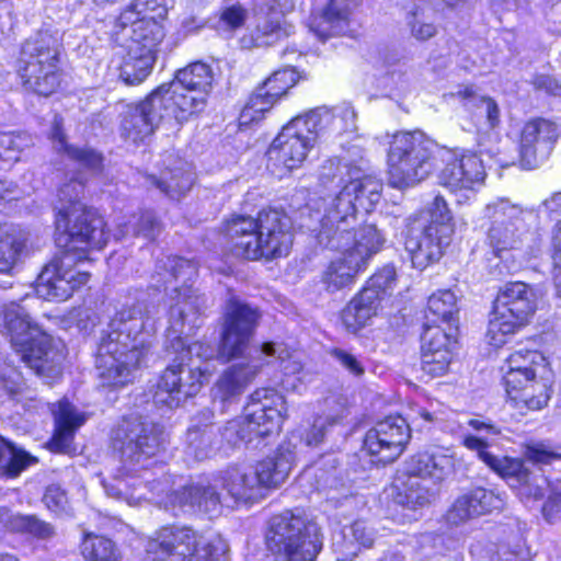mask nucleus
I'll return each instance as SVG.
<instances>
[{
  "label": "nucleus",
  "mask_w": 561,
  "mask_h": 561,
  "mask_svg": "<svg viewBox=\"0 0 561 561\" xmlns=\"http://www.w3.org/2000/svg\"><path fill=\"white\" fill-rule=\"evenodd\" d=\"M136 290L111 320L101 337L96 368L103 385L123 387L131 381L152 345L154 317L159 311L157 289Z\"/></svg>",
  "instance_id": "f257e3e1"
},
{
  "label": "nucleus",
  "mask_w": 561,
  "mask_h": 561,
  "mask_svg": "<svg viewBox=\"0 0 561 561\" xmlns=\"http://www.w3.org/2000/svg\"><path fill=\"white\" fill-rule=\"evenodd\" d=\"M224 233L232 254L251 261L286 256L293 245V221L278 208L262 209L256 218L233 215Z\"/></svg>",
  "instance_id": "f03ea898"
},
{
  "label": "nucleus",
  "mask_w": 561,
  "mask_h": 561,
  "mask_svg": "<svg viewBox=\"0 0 561 561\" xmlns=\"http://www.w3.org/2000/svg\"><path fill=\"white\" fill-rule=\"evenodd\" d=\"M316 238L320 245L341 251L342 255L330 262L321 276L329 293L343 290L354 284L356 276L366 268L368 261L382 247L385 238L373 224L357 230H342L320 221Z\"/></svg>",
  "instance_id": "7ed1b4c3"
},
{
  "label": "nucleus",
  "mask_w": 561,
  "mask_h": 561,
  "mask_svg": "<svg viewBox=\"0 0 561 561\" xmlns=\"http://www.w3.org/2000/svg\"><path fill=\"white\" fill-rule=\"evenodd\" d=\"M83 181V178L72 179L58 191L56 242L73 261L84 259L88 250L102 249L110 238L103 218L80 199Z\"/></svg>",
  "instance_id": "20e7f679"
},
{
  "label": "nucleus",
  "mask_w": 561,
  "mask_h": 561,
  "mask_svg": "<svg viewBox=\"0 0 561 561\" xmlns=\"http://www.w3.org/2000/svg\"><path fill=\"white\" fill-rule=\"evenodd\" d=\"M0 330L37 376L47 381L60 376L62 350L31 320L22 306L14 301L0 304Z\"/></svg>",
  "instance_id": "39448f33"
},
{
  "label": "nucleus",
  "mask_w": 561,
  "mask_h": 561,
  "mask_svg": "<svg viewBox=\"0 0 561 561\" xmlns=\"http://www.w3.org/2000/svg\"><path fill=\"white\" fill-rule=\"evenodd\" d=\"M220 486L236 501L245 503L263 499L267 491L255 467L232 468L226 472L222 482L199 481L172 492L168 504L183 513L203 512L214 516L221 510Z\"/></svg>",
  "instance_id": "423d86ee"
},
{
  "label": "nucleus",
  "mask_w": 561,
  "mask_h": 561,
  "mask_svg": "<svg viewBox=\"0 0 561 561\" xmlns=\"http://www.w3.org/2000/svg\"><path fill=\"white\" fill-rule=\"evenodd\" d=\"M483 217L488 220L485 242L494 255L519 251L524 256L536 257L541 252L540 233L527 224L535 217L531 209L499 197L484 206Z\"/></svg>",
  "instance_id": "0eeeda50"
},
{
  "label": "nucleus",
  "mask_w": 561,
  "mask_h": 561,
  "mask_svg": "<svg viewBox=\"0 0 561 561\" xmlns=\"http://www.w3.org/2000/svg\"><path fill=\"white\" fill-rule=\"evenodd\" d=\"M286 411L282 394L274 389H259L251 394L244 414L227 422L219 434L232 447L251 443L255 437H267L279 431Z\"/></svg>",
  "instance_id": "6e6552de"
},
{
  "label": "nucleus",
  "mask_w": 561,
  "mask_h": 561,
  "mask_svg": "<svg viewBox=\"0 0 561 561\" xmlns=\"http://www.w3.org/2000/svg\"><path fill=\"white\" fill-rule=\"evenodd\" d=\"M266 546L275 561H314L322 541L313 523L299 513L285 511L271 518Z\"/></svg>",
  "instance_id": "1a4fd4ad"
},
{
  "label": "nucleus",
  "mask_w": 561,
  "mask_h": 561,
  "mask_svg": "<svg viewBox=\"0 0 561 561\" xmlns=\"http://www.w3.org/2000/svg\"><path fill=\"white\" fill-rule=\"evenodd\" d=\"M226 551L221 538L206 539L183 525L162 527L147 545L150 561H226Z\"/></svg>",
  "instance_id": "9d476101"
},
{
  "label": "nucleus",
  "mask_w": 561,
  "mask_h": 561,
  "mask_svg": "<svg viewBox=\"0 0 561 561\" xmlns=\"http://www.w3.org/2000/svg\"><path fill=\"white\" fill-rule=\"evenodd\" d=\"M434 148L421 131L396 134L388 151L390 185L402 190L424 181L433 170Z\"/></svg>",
  "instance_id": "9b49d317"
},
{
  "label": "nucleus",
  "mask_w": 561,
  "mask_h": 561,
  "mask_svg": "<svg viewBox=\"0 0 561 561\" xmlns=\"http://www.w3.org/2000/svg\"><path fill=\"white\" fill-rule=\"evenodd\" d=\"M59 41L48 31L28 37L21 48L18 73L23 85L38 95L48 96L59 87Z\"/></svg>",
  "instance_id": "f8f14e48"
},
{
  "label": "nucleus",
  "mask_w": 561,
  "mask_h": 561,
  "mask_svg": "<svg viewBox=\"0 0 561 561\" xmlns=\"http://www.w3.org/2000/svg\"><path fill=\"white\" fill-rule=\"evenodd\" d=\"M354 174L343 188L329 199L316 205V213L321 222L342 230H354L357 207L369 211L380 199L382 183L376 178Z\"/></svg>",
  "instance_id": "ddd939ff"
},
{
  "label": "nucleus",
  "mask_w": 561,
  "mask_h": 561,
  "mask_svg": "<svg viewBox=\"0 0 561 561\" xmlns=\"http://www.w3.org/2000/svg\"><path fill=\"white\" fill-rule=\"evenodd\" d=\"M537 308L536 294L523 282L506 284L497 294L490 316L486 337L493 346H501L506 337L525 327Z\"/></svg>",
  "instance_id": "4468645a"
},
{
  "label": "nucleus",
  "mask_w": 561,
  "mask_h": 561,
  "mask_svg": "<svg viewBox=\"0 0 561 561\" xmlns=\"http://www.w3.org/2000/svg\"><path fill=\"white\" fill-rule=\"evenodd\" d=\"M112 447L118 455L125 474L154 456L164 445V430L141 416L124 417L112 431Z\"/></svg>",
  "instance_id": "2eb2a0df"
},
{
  "label": "nucleus",
  "mask_w": 561,
  "mask_h": 561,
  "mask_svg": "<svg viewBox=\"0 0 561 561\" xmlns=\"http://www.w3.org/2000/svg\"><path fill=\"white\" fill-rule=\"evenodd\" d=\"M318 137L305 115L293 118L268 147L267 168L274 173L291 171L301 167Z\"/></svg>",
  "instance_id": "dca6fc26"
},
{
  "label": "nucleus",
  "mask_w": 561,
  "mask_h": 561,
  "mask_svg": "<svg viewBox=\"0 0 561 561\" xmlns=\"http://www.w3.org/2000/svg\"><path fill=\"white\" fill-rule=\"evenodd\" d=\"M209 375L207 368L175 357L160 376L153 401L157 405L178 408L188 397L199 392Z\"/></svg>",
  "instance_id": "f3484780"
},
{
  "label": "nucleus",
  "mask_w": 561,
  "mask_h": 561,
  "mask_svg": "<svg viewBox=\"0 0 561 561\" xmlns=\"http://www.w3.org/2000/svg\"><path fill=\"white\" fill-rule=\"evenodd\" d=\"M259 319L257 309L236 298H230L226 305L218 355L225 360L241 356L249 346Z\"/></svg>",
  "instance_id": "a211bd4d"
},
{
  "label": "nucleus",
  "mask_w": 561,
  "mask_h": 561,
  "mask_svg": "<svg viewBox=\"0 0 561 561\" xmlns=\"http://www.w3.org/2000/svg\"><path fill=\"white\" fill-rule=\"evenodd\" d=\"M468 425L479 435H463L462 444L466 448L477 453L478 458L501 477L516 479L520 484H528L530 473L519 459L500 458L488 450L493 445V438L501 434L497 426L479 419L469 420Z\"/></svg>",
  "instance_id": "6ab92c4d"
},
{
  "label": "nucleus",
  "mask_w": 561,
  "mask_h": 561,
  "mask_svg": "<svg viewBox=\"0 0 561 561\" xmlns=\"http://www.w3.org/2000/svg\"><path fill=\"white\" fill-rule=\"evenodd\" d=\"M168 9L158 0H137L121 15L123 24L131 23L133 34L128 46H138L141 51L157 56L164 37V28L157 19H164Z\"/></svg>",
  "instance_id": "aec40b11"
},
{
  "label": "nucleus",
  "mask_w": 561,
  "mask_h": 561,
  "mask_svg": "<svg viewBox=\"0 0 561 561\" xmlns=\"http://www.w3.org/2000/svg\"><path fill=\"white\" fill-rule=\"evenodd\" d=\"M73 259L69 254L53 259L45 265L36 279L35 293L48 301H65L73 291L85 285L90 279L87 272L72 267Z\"/></svg>",
  "instance_id": "412c9836"
},
{
  "label": "nucleus",
  "mask_w": 561,
  "mask_h": 561,
  "mask_svg": "<svg viewBox=\"0 0 561 561\" xmlns=\"http://www.w3.org/2000/svg\"><path fill=\"white\" fill-rule=\"evenodd\" d=\"M485 176L480 157L466 152L446 163L439 174V184L456 196L457 203L462 204L474 196Z\"/></svg>",
  "instance_id": "4be33fe9"
},
{
  "label": "nucleus",
  "mask_w": 561,
  "mask_h": 561,
  "mask_svg": "<svg viewBox=\"0 0 561 561\" xmlns=\"http://www.w3.org/2000/svg\"><path fill=\"white\" fill-rule=\"evenodd\" d=\"M411 438V428L400 415H389L376 423L364 439V447L378 461H394L404 450Z\"/></svg>",
  "instance_id": "5701e85b"
},
{
  "label": "nucleus",
  "mask_w": 561,
  "mask_h": 561,
  "mask_svg": "<svg viewBox=\"0 0 561 561\" xmlns=\"http://www.w3.org/2000/svg\"><path fill=\"white\" fill-rule=\"evenodd\" d=\"M451 230L444 226L438 232L431 227L411 224L404 242V249L413 267L424 270L437 262L444 249L450 243Z\"/></svg>",
  "instance_id": "b1692460"
},
{
  "label": "nucleus",
  "mask_w": 561,
  "mask_h": 561,
  "mask_svg": "<svg viewBox=\"0 0 561 561\" xmlns=\"http://www.w3.org/2000/svg\"><path fill=\"white\" fill-rule=\"evenodd\" d=\"M163 118V100L159 93L151 92L140 103L127 107L122 118L121 134L134 144L144 142L154 133Z\"/></svg>",
  "instance_id": "393cba45"
},
{
  "label": "nucleus",
  "mask_w": 561,
  "mask_h": 561,
  "mask_svg": "<svg viewBox=\"0 0 561 561\" xmlns=\"http://www.w3.org/2000/svg\"><path fill=\"white\" fill-rule=\"evenodd\" d=\"M304 115L318 139L329 140L343 136L353 139L357 135V113L351 103L316 107Z\"/></svg>",
  "instance_id": "a878e982"
},
{
  "label": "nucleus",
  "mask_w": 561,
  "mask_h": 561,
  "mask_svg": "<svg viewBox=\"0 0 561 561\" xmlns=\"http://www.w3.org/2000/svg\"><path fill=\"white\" fill-rule=\"evenodd\" d=\"M558 138L557 126L547 119L527 122L519 140L520 164L524 169L538 168L550 154Z\"/></svg>",
  "instance_id": "bb28decb"
},
{
  "label": "nucleus",
  "mask_w": 561,
  "mask_h": 561,
  "mask_svg": "<svg viewBox=\"0 0 561 561\" xmlns=\"http://www.w3.org/2000/svg\"><path fill=\"white\" fill-rule=\"evenodd\" d=\"M260 7L256 25L250 33V44L255 47L273 45L287 37L293 26L284 21L287 0H254Z\"/></svg>",
  "instance_id": "cd10ccee"
},
{
  "label": "nucleus",
  "mask_w": 561,
  "mask_h": 561,
  "mask_svg": "<svg viewBox=\"0 0 561 561\" xmlns=\"http://www.w3.org/2000/svg\"><path fill=\"white\" fill-rule=\"evenodd\" d=\"M199 312L186 311L180 306H174L170 311V328L168 330V340L170 345L168 346L179 359H183L186 363H194V357L202 360L211 359L215 355L214 348L209 344L202 342H194L187 344L186 340L182 336L185 332L186 322L191 327H195L197 323V314Z\"/></svg>",
  "instance_id": "c85d7f7f"
},
{
  "label": "nucleus",
  "mask_w": 561,
  "mask_h": 561,
  "mask_svg": "<svg viewBox=\"0 0 561 561\" xmlns=\"http://www.w3.org/2000/svg\"><path fill=\"white\" fill-rule=\"evenodd\" d=\"M165 275L163 276L164 284H171L172 280L181 282L180 287H172L171 296L172 304L170 309L174 306H180L186 311L201 312L204 306V298L198 296L188 284L197 275V266L192 261L183 257H168L163 263Z\"/></svg>",
  "instance_id": "c756f323"
},
{
  "label": "nucleus",
  "mask_w": 561,
  "mask_h": 561,
  "mask_svg": "<svg viewBox=\"0 0 561 561\" xmlns=\"http://www.w3.org/2000/svg\"><path fill=\"white\" fill-rule=\"evenodd\" d=\"M152 92L159 93L163 100L164 117L172 115L179 123L186 122L191 116L202 112L208 96L173 82L162 84Z\"/></svg>",
  "instance_id": "7c9ffc66"
},
{
  "label": "nucleus",
  "mask_w": 561,
  "mask_h": 561,
  "mask_svg": "<svg viewBox=\"0 0 561 561\" xmlns=\"http://www.w3.org/2000/svg\"><path fill=\"white\" fill-rule=\"evenodd\" d=\"M502 506L503 500L500 495L484 488H477L460 495L454 502L447 513V520L458 525L493 510H500Z\"/></svg>",
  "instance_id": "2f4dec72"
},
{
  "label": "nucleus",
  "mask_w": 561,
  "mask_h": 561,
  "mask_svg": "<svg viewBox=\"0 0 561 561\" xmlns=\"http://www.w3.org/2000/svg\"><path fill=\"white\" fill-rule=\"evenodd\" d=\"M295 436L284 440L273 456L256 463L255 468L267 490L276 489L286 481L296 460Z\"/></svg>",
  "instance_id": "473e14b6"
},
{
  "label": "nucleus",
  "mask_w": 561,
  "mask_h": 561,
  "mask_svg": "<svg viewBox=\"0 0 561 561\" xmlns=\"http://www.w3.org/2000/svg\"><path fill=\"white\" fill-rule=\"evenodd\" d=\"M353 0H325L323 5L317 9L309 23L310 30L324 41L332 35L342 32V24L351 14Z\"/></svg>",
  "instance_id": "72a5a7b5"
},
{
  "label": "nucleus",
  "mask_w": 561,
  "mask_h": 561,
  "mask_svg": "<svg viewBox=\"0 0 561 561\" xmlns=\"http://www.w3.org/2000/svg\"><path fill=\"white\" fill-rule=\"evenodd\" d=\"M454 466L451 456L443 449L434 448L419 453L408 463V473L420 477L422 480H431L434 484L443 481Z\"/></svg>",
  "instance_id": "f704fd0d"
},
{
  "label": "nucleus",
  "mask_w": 561,
  "mask_h": 561,
  "mask_svg": "<svg viewBox=\"0 0 561 561\" xmlns=\"http://www.w3.org/2000/svg\"><path fill=\"white\" fill-rule=\"evenodd\" d=\"M55 433L51 446L60 453H68L75 432L84 424L85 415L79 412L70 402L61 400L54 404Z\"/></svg>",
  "instance_id": "c9c22d12"
},
{
  "label": "nucleus",
  "mask_w": 561,
  "mask_h": 561,
  "mask_svg": "<svg viewBox=\"0 0 561 561\" xmlns=\"http://www.w3.org/2000/svg\"><path fill=\"white\" fill-rule=\"evenodd\" d=\"M376 531L365 520L358 519L344 526L333 539V547L345 561L355 558L360 550L371 548Z\"/></svg>",
  "instance_id": "e433bc0d"
},
{
  "label": "nucleus",
  "mask_w": 561,
  "mask_h": 561,
  "mask_svg": "<svg viewBox=\"0 0 561 561\" xmlns=\"http://www.w3.org/2000/svg\"><path fill=\"white\" fill-rule=\"evenodd\" d=\"M502 367H513L515 370L520 369V367H533V369H537L538 378L543 379V382L538 385L541 392L538 397L539 400L535 401V404L547 405L550 399L553 374L549 368L546 357L540 352L531 350L515 351L506 358ZM531 403L534 404V401H531Z\"/></svg>",
  "instance_id": "4c0bfd02"
},
{
  "label": "nucleus",
  "mask_w": 561,
  "mask_h": 561,
  "mask_svg": "<svg viewBox=\"0 0 561 561\" xmlns=\"http://www.w3.org/2000/svg\"><path fill=\"white\" fill-rule=\"evenodd\" d=\"M379 307V300L373 291L363 289L343 309L342 322L348 332L356 333L369 323Z\"/></svg>",
  "instance_id": "58836bf2"
},
{
  "label": "nucleus",
  "mask_w": 561,
  "mask_h": 561,
  "mask_svg": "<svg viewBox=\"0 0 561 561\" xmlns=\"http://www.w3.org/2000/svg\"><path fill=\"white\" fill-rule=\"evenodd\" d=\"M54 148L58 152L67 154L80 168H84L91 172H98L102 167V157L96 151L90 148H76L67 144L65 134L62 131V118L55 115L51 123V130L49 135Z\"/></svg>",
  "instance_id": "ea45409f"
},
{
  "label": "nucleus",
  "mask_w": 561,
  "mask_h": 561,
  "mask_svg": "<svg viewBox=\"0 0 561 561\" xmlns=\"http://www.w3.org/2000/svg\"><path fill=\"white\" fill-rule=\"evenodd\" d=\"M257 374V366L237 364L230 366L218 379L215 397L221 401L240 396Z\"/></svg>",
  "instance_id": "a19ab883"
},
{
  "label": "nucleus",
  "mask_w": 561,
  "mask_h": 561,
  "mask_svg": "<svg viewBox=\"0 0 561 561\" xmlns=\"http://www.w3.org/2000/svg\"><path fill=\"white\" fill-rule=\"evenodd\" d=\"M218 435L219 427L214 424L192 426L186 434V455L197 461L209 458L219 448Z\"/></svg>",
  "instance_id": "79ce46f5"
},
{
  "label": "nucleus",
  "mask_w": 561,
  "mask_h": 561,
  "mask_svg": "<svg viewBox=\"0 0 561 561\" xmlns=\"http://www.w3.org/2000/svg\"><path fill=\"white\" fill-rule=\"evenodd\" d=\"M26 237L13 226L0 228V273L10 274L21 261Z\"/></svg>",
  "instance_id": "37998d69"
},
{
  "label": "nucleus",
  "mask_w": 561,
  "mask_h": 561,
  "mask_svg": "<svg viewBox=\"0 0 561 561\" xmlns=\"http://www.w3.org/2000/svg\"><path fill=\"white\" fill-rule=\"evenodd\" d=\"M156 57L141 51L138 46H128L119 67V78L128 85L141 83L150 75Z\"/></svg>",
  "instance_id": "c03bdc74"
},
{
  "label": "nucleus",
  "mask_w": 561,
  "mask_h": 561,
  "mask_svg": "<svg viewBox=\"0 0 561 561\" xmlns=\"http://www.w3.org/2000/svg\"><path fill=\"white\" fill-rule=\"evenodd\" d=\"M435 496V492L428 485L427 480L410 476L398 488L396 502L407 508L417 510L428 505Z\"/></svg>",
  "instance_id": "a18cd8bd"
},
{
  "label": "nucleus",
  "mask_w": 561,
  "mask_h": 561,
  "mask_svg": "<svg viewBox=\"0 0 561 561\" xmlns=\"http://www.w3.org/2000/svg\"><path fill=\"white\" fill-rule=\"evenodd\" d=\"M457 298L450 290H439L430 296L426 319L428 324L442 321L447 327H457Z\"/></svg>",
  "instance_id": "49530a36"
},
{
  "label": "nucleus",
  "mask_w": 561,
  "mask_h": 561,
  "mask_svg": "<svg viewBox=\"0 0 561 561\" xmlns=\"http://www.w3.org/2000/svg\"><path fill=\"white\" fill-rule=\"evenodd\" d=\"M148 181L170 198L180 199L193 186L194 174L188 169L178 168L163 173L161 179L150 175Z\"/></svg>",
  "instance_id": "de8ad7c7"
},
{
  "label": "nucleus",
  "mask_w": 561,
  "mask_h": 561,
  "mask_svg": "<svg viewBox=\"0 0 561 561\" xmlns=\"http://www.w3.org/2000/svg\"><path fill=\"white\" fill-rule=\"evenodd\" d=\"M80 551L90 561H121L122 552L116 543L104 536L85 533L80 543Z\"/></svg>",
  "instance_id": "09e8293b"
},
{
  "label": "nucleus",
  "mask_w": 561,
  "mask_h": 561,
  "mask_svg": "<svg viewBox=\"0 0 561 561\" xmlns=\"http://www.w3.org/2000/svg\"><path fill=\"white\" fill-rule=\"evenodd\" d=\"M213 81L214 73L210 66L204 62H193L176 72L173 83L208 95Z\"/></svg>",
  "instance_id": "8fccbe9b"
},
{
  "label": "nucleus",
  "mask_w": 561,
  "mask_h": 561,
  "mask_svg": "<svg viewBox=\"0 0 561 561\" xmlns=\"http://www.w3.org/2000/svg\"><path fill=\"white\" fill-rule=\"evenodd\" d=\"M362 172V168L353 164V161L345 157L328 159L321 167L320 179L327 183H335L336 186H344L354 174Z\"/></svg>",
  "instance_id": "3c124183"
},
{
  "label": "nucleus",
  "mask_w": 561,
  "mask_h": 561,
  "mask_svg": "<svg viewBox=\"0 0 561 561\" xmlns=\"http://www.w3.org/2000/svg\"><path fill=\"white\" fill-rule=\"evenodd\" d=\"M37 462L32 455L5 444L0 438V472L8 478L18 477L27 467Z\"/></svg>",
  "instance_id": "603ef678"
},
{
  "label": "nucleus",
  "mask_w": 561,
  "mask_h": 561,
  "mask_svg": "<svg viewBox=\"0 0 561 561\" xmlns=\"http://www.w3.org/2000/svg\"><path fill=\"white\" fill-rule=\"evenodd\" d=\"M457 327L442 328L437 324L425 323L422 335V352H437L443 350H454L456 340L455 333Z\"/></svg>",
  "instance_id": "864d4df0"
},
{
  "label": "nucleus",
  "mask_w": 561,
  "mask_h": 561,
  "mask_svg": "<svg viewBox=\"0 0 561 561\" xmlns=\"http://www.w3.org/2000/svg\"><path fill=\"white\" fill-rule=\"evenodd\" d=\"M276 102L262 85L259 87L240 113V125L249 126L260 122Z\"/></svg>",
  "instance_id": "5fc2aeb1"
},
{
  "label": "nucleus",
  "mask_w": 561,
  "mask_h": 561,
  "mask_svg": "<svg viewBox=\"0 0 561 561\" xmlns=\"http://www.w3.org/2000/svg\"><path fill=\"white\" fill-rule=\"evenodd\" d=\"M5 525L12 531L30 534L39 539H48L55 534L50 524L38 519L34 515L7 516Z\"/></svg>",
  "instance_id": "6e6d98bb"
},
{
  "label": "nucleus",
  "mask_w": 561,
  "mask_h": 561,
  "mask_svg": "<svg viewBox=\"0 0 561 561\" xmlns=\"http://www.w3.org/2000/svg\"><path fill=\"white\" fill-rule=\"evenodd\" d=\"M453 217L447 203L443 196H436L428 207V210L421 217L413 220L424 227H431L435 232H438L442 227L446 226L454 233Z\"/></svg>",
  "instance_id": "4d7b16f0"
},
{
  "label": "nucleus",
  "mask_w": 561,
  "mask_h": 561,
  "mask_svg": "<svg viewBox=\"0 0 561 561\" xmlns=\"http://www.w3.org/2000/svg\"><path fill=\"white\" fill-rule=\"evenodd\" d=\"M519 382L516 387H506L507 394L517 402H523L528 409L539 410L545 405H536L533 404L531 401L539 400L538 397L540 394L539 383L543 382V379H530L528 377L519 376L517 377Z\"/></svg>",
  "instance_id": "13d9d810"
},
{
  "label": "nucleus",
  "mask_w": 561,
  "mask_h": 561,
  "mask_svg": "<svg viewBox=\"0 0 561 561\" xmlns=\"http://www.w3.org/2000/svg\"><path fill=\"white\" fill-rule=\"evenodd\" d=\"M261 352L267 357H273L279 362V368L284 375H296L302 369L299 360L293 358L290 353L283 346L274 342H265L261 346Z\"/></svg>",
  "instance_id": "bf43d9fd"
},
{
  "label": "nucleus",
  "mask_w": 561,
  "mask_h": 561,
  "mask_svg": "<svg viewBox=\"0 0 561 561\" xmlns=\"http://www.w3.org/2000/svg\"><path fill=\"white\" fill-rule=\"evenodd\" d=\"M396 280L397 274L394 267L387 265L374 274L367 282L366 287L363 289H370L380 304L385 296L389 295L393 290Z\"/></svg>",
  "instance_id": "052dcab7"
},
{
  "label": "nucleus",
  "mask_w": 561,
  "mask_h": 561,
  "mask_svg": "<svg viewBox=\"0 0 561 561\" xmlns=\"http://www.w3.org/2000/svg\"><path fill=\"white\" fill-rule=\"evenodd\" d=\"M454 350L422 352V369L431 377H439L447 373L453 360Z\"/></svg>",
  "instance_id": "680f3d73"
},
{
  "label": "nucleus",
  "mask_w": 561,
  "mask_h": 561,
  "mask_svg": "<svg viewBox=\"0 0 561 561\" xmlns=\"http://www.w3.org/2000/svg\"><path fill=\"white\" fill-rule=\"evenodd\" d=\"M296 81V72L293 69L285 68L273 72L272 76L264 81L262 87L277 101L295 85Z\"/></svg>",
  "instance_id": "e2e57ef3"
},
{
  "label": "nucleus",
  "mask_w": 561,
  "mask_h": 561,
  "mask_svg": "<svg viewBox=\"0 0 561 561\" xmlns=\"http://www.w3.org/2000/svg\"><path fill=\"white\" fill-rule=\"evenodd\" d=\"M550 254L552 260V279L557 295L561 297V219L551 228Z\"/></svg>",
  "instance_id": "0e129e2a"
},
{
  "label": "nucleus",
  "mask_w": 561,
  "mask_h": 561,
  "mask_svg": "<svg viewBox=\"0 0 561 561\" xmlns=\"http://www.w3.org/2000/svg\"><path fill=\"white\" fill-rule=\"evenodd\" d=\"M524 457L536 465H551L561 459V454L543 442H536L525 446Z\"/></svg>",
  "instance_id": "69168bd1"
},
{
  "label": "nucleus",
  "mask_w": 561,
  "mask_h": 561,
  "mask_svg": "<svg viewBox=\"0 0 561 561\" xmlns=\"http://www.w3.org/2000/svg\"><path fill=\"white\" fill-rule=\"evenodd\" d=\"M115 484H111L108 482H103V488L106 494L111 497L117 500H124L129 505H138L142 499H145L144 493H139L135 495L134 493H129V485L126 481H124L121 477H115Z\"/></svg>",
  "instance_id": "338daca9"
},
{
  "label": "nucleus",
  "mask_w": 561,
  "mask_h": 561,
  "mask_svg": "<svg viewBox=\"0 0 561 561\" xmlns=\"http://www.w3.org/2000/svg\"><path fill=\"white\" fill-rule=\"evenodd\" d=\"M342 416L341 413H336L335 415L329 416H319L314 420L311 428L307 432L305 436L306 444L308 446H318L324 438L327 426L333 425L339 417Z\"/></svg>",
  "instance_id": "774afa93"
}]
</instances>
